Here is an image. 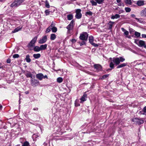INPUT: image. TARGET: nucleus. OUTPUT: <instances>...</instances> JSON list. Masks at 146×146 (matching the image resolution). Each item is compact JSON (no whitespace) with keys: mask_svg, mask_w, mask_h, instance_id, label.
<instances>
[{"mask_svg":"<svg viewBox=\"0 0 146 146\" xmlns=\"http://www.w3.org/2000/svg\"><path fill=\"white\" fill-rule=\"evenodd\" d=\"M125 58L123 56H120L118 58L113 57L112 58V61L110 64V67L112 69L114 68V64L115 63L116 65L119 64L120 62H123L125 60Z\"/></svg>","mask_w":146,"mask_h":146,"instance_id":"nucleus-1","label":"nucleus"},{"mask_svg":"<svg viewBox=\"0 0 146 146\" xmlns=\"http://www.w3.org/2000/svg\"><path fill=\"white\" fill-rule=\"evenodd\" d=\"M25 0H15L14 2L11 5L12 7H15L20 5Z\"/></svg>","mask_w":146,"mask_h":146,"instance_id":"nucleus-2","label":"nucleus"},{"mask_svg":"<svg viewBox=\"0 0 146 146\" xmlns=\"http://www.w3.org/2000/svg\"><path fill=\"white\" fill-rule=\"evenodd\" d=\"M88 34L87 32H84L80 34L79 39L82 40L87 41L88 40Z\"/></svg>","mask_w":146,"mask_h":146,"instance_id":"nucleus-3","label":"nucleus"},{"mask_svg":"<svg viewBox=\"0 0 146 146\" xmlns=\"http://www.w3.org/2000/svg\"><path fill=\"white\" fill-rule=\"evenodd\" d=\"M37 39V36H35V37L28 44V47L29 48L31 49V48H33L35 46V44L36 42Z\"/></svg>","mask_w":146,"mask_h":146,"instance_id":"nucleus-4","label":"nucleus"},{"mask_svg":"<svg viewBox=\"0 0 146 146\" xmlns=\"http://www.w3.org/2000/svg\"><path fill=\"white\" fill-rule=\"evenodd\" d=\"M131 121L134 122L136 125H138L142 124L144 123V120L140 118H135L132 119Z\"/></svg>","mask_w":146,"mask_h":146,"instance_id":"nucleus-5","label":"nucleus"},{"mask_svg":"<svg viewBox=\"0 0 146 146\" xmlns=\"http://www.w3.org/2000/svg\"><path fill=\"white\" fill-rule=\"evenodd\" d=\"M36 77L38 79L40 80H42L43 78H48V77L47 75H45V76H44L43 74L41 73L36 74Z\"/></svg>","mask_w":146,"mask_h":146,"instance_id":"nucleus-6","label":"nucleus"},{"mask_svg":"<svg viewBox=\"0 0 146 146\" xmlns=\"http://www.w3.org/2000/svg\"><path fill=\"white\" fill-rule=\"evenodd\" d=\"M31 83L33 86L35 87L39 84V82L38 80L33 79V78L31 80Z\"/></svg>","mask_w":146,"mask_h":146,"instance_id":"nucleus-7","label":"nucleus"},{"mask_svg":"<svg viewBox=\"0 0 146 146\" xmlns=\"http://www.w3.org/2000/svg\"><path fill=\"white\" fill-rule=\"evenodd\" d=\"M74 21L72 20L71 21L70 23L67 26L66 28L68 30V32H70V31L74 27Z\"/></svg>","mask_w":146,"mask_h":146,"instance_id":"nucleus-8","label":"nucleus"},{"mask_svg":"<svg viewBox=\"0 0 146 146\" xmlns=\"http://www.w3.org/2000/svg\"><path fill=\"white\" fill-rule=\"evenodd\" d=\"M89 42L94 47H98V45L97 44L93 42L94 37L92 36H90L89 37Z\"/></svg>","mask_w":146,"mask_h":146,"instance_id":"nucleus-9","label":"nucleus"},{"mask_svg":"<svg viewBox=\"0 0 146 146\" xmlns=\"http://www.w3.org/2000/svg\"><path fill=\"white\" fill-rule=\"evenodd\" d=\"M47 38L46 36H44L42 37L41 39H40L38 41V43L40 44L44 43L47 41Z\"/></svg>","mask_w":146,"mask_h":146,"instance_id":"nucleus-10","label":"nucleus"},{"mask_svg":"<svg viewBox=\"0 0 146 146\" xmlns=\"http://www.w3.org/2000/svg\"><path fill=\"white\" fill-rule=\"evenodd\" d=\"M94 66L95 69H96V71L98 72L102 70V67L99 64H95Z\"/></svg>","mask_w":146,"mask_h":146,"instance_id":"nucleus-11","label":"nucleus"},{"mask_svg":"<svg viewBox=\"0 0 146 146\" xmlns=\"http://www.w3.org/2000/svg\"><path fill=\"white\" fill-rule=\"evenodd\" d=\"M138 45L140 47H143L146 49V45H145V42L143 40H140L139 41Z\"/></svg>","mask_w":146,"mask_h":146,"instance_id":"nucleus-12","label":"nucleus"},{"mask_svg":"<svg viewBox=\"0 0 146 146\" xmlns=\"http://www.w3.org/2000/svg\"><path fill=\"white\" fill-rule=\"evenodd\" d=\"M25 75L27 78H31V79L33 78V75L30 72L27 71L26 72Z\"/></svg>","mask_w":146,"mask_h":146,"instance_id":"nucleus-13","label":"nucleus"},{"mask_svg":"<svg viewBox=\"0 0 146 146\" xmlns=\"http://www.w3.org/2000/svg\"><path fill=\"white\" fill-rule=\"evenodd\" d=\"M23 28L22 26H20L19 27H17L16 28H15L14 30L13 31H12V33H14L17 32H18V31L20 30L22 28Z\"/></svg>","mask_w":146,"mask_h":146,"instance_id":"nucleus-14","label":"nucleus"},{"mask_svg":"<svg viewBox=\"0 0 146 146\" xmlns=\"http://www.w3.org/2000/svg\"><path fill=\"white\" fill-rule=\"evenodd\" d=\"M141 17H146V8L142 10L140 13Z\"/></svg>","mask_w":146,"mask_h":146,"instance_id":"nucleus-15","label":"nucleus"},{"mask_svg":"<svg viewBox=\"0 0 146 146\" xmlns=\"http://www.w3.org/2000/svg\"><path fill=\"white\" fill-rule=\"evenodd\" d=\"M47 45L46 44L40 45V51L46 49L47 47Z\"/></svg>","mask_w":146,"mask_h":146,"instance_id":"nucleus-16","label":"nucleus"},{"mask_svg":"<svg viewBox=\"0 0 146 146\" xmlns=\"http://www.w3.org/2000/svg\"><path fill=\"white\" fill-rule=\"evenodd\" d=\"M33 48V50L35 52H38L40 51V47L38 46H34Z\"/></svg>","mask_w":146,"mask_h":146,"instance_id":"nucleus-17","label":"nucleus"},{"mask_svg":"<svg viewBox=\"0 0 146 146\" xmlns=\"http://www.w3.org/2000/svg\"><path fill=\"white\" fill-rule=\"evenodd\" d=\"M114 23V22L110 21L108 23V29L111 30V29L113 24Z\"/></svg>","mask_w":146,"mask_h":146,"instance_id":"nucleus-18","label":"nucleus"},{"mask_svg":"<svg viewBox=\"0 0 146 146\" xmlns=\"http://www.w3.org/2000/svg\"><path fill=\"white\" fill-rule=\"evenodd\" d=\"M79 102V101H75L74 104L75 106L77 107L80 106V103H83L84 101H80V102Z\"/></svg>","mask_w":146,"mask_h":146,"instance_id":"nucleus-19","label":"nucleus"},{"mask_svg":"<svg viewBox=\"0 0 146 146\" xmlns=\"http://www.w3.org/2000/svg\"><path fill=\"white\" fill-rule=\"evenodd\" d=\"M137 4L139 6H142L144 4V1H138L137 3Z\"/></svg>","mask_w":146,"mask_h":146,"instance_id":"nucleus-20","label":"nucleus"},{"mask_svg":"<svg viewBox=\"0 0 146 146\" xmlns=\"http://www.w3.org/2000/svg\"><path fill=\"white\" fill-rule=\"evenodd\" d=\"M86 92H85L83 95L82 96L80 99V100H86V98H87V95L86 94Z\"/></svg>","mask_w":146,"mask_h":146,"instance_id":"nucleus-21","label":"nucleus"},{"mask_svg":"<svg viewBox=\"0 0 146 146\" xmlns=\"http://www.w3.org/2000/svg\"><path fill=\"white\" fill-rule=\"evenodd\" d=\"M56 36L54 34H52L50 35V39L51 40H53L56 38Z\"/></svg>","mask_w":146,"mask_h":146,"instance_id":"nucleus-22","label":"nucleus"},{"mask_svg":"<svg viewBox=\"0 0 146 146\" xmlns=\"http://www.w3.org/2000/svg\"><path fill=\"white\" fill-rule=\"evenodd\" d=\"M127 65V63H123L119 65L117 67V68H122L126 66Z\"/></svg>","mask_w":146,"mask_h":146,"instance_id":"nucleus-23","label":"nucleus"},{"mask_svg":"<svg viewBox=\"0 0 146 146\" xmlns=\"http://www.w3.org/2000/svg\"><path fill=\"white\" fill-rule=\"evenodd\" d=\"M44 13H45L46 15L47 16L49 15V14H52V12L49 11V10L47 9L45 10Z\"/></svg>","mask_w":146,"mask_h":146,"instance_id":"nucleus-24","label":"nucleus"},{"mask_svg":"<svg viewBox=\"0 0 146 146\" xmlns=\"http://www.w3.org/2000/svg\"><path fill=\"white\" fill-rule=\"evenodd\" d=\"M109 75L108 74L104 75L102 76V77H100L99 78V79L102 80L108 78V77Z\"/></svg>","mask_w":146,"mask_h":146,"instance_id":"nucleus-25","label":"nucleus"},{"mask_svg":"<svg viewBox=\"0 0 146 146\" xmlns=\"http://www.w3.org/2000/svg\"><path fill=\"white\" fill-rule=\"evenodd\" d=\"M25 59L27 62H30L31 60L30 58V56L29 54H27L26 56Z\"/></svg>","mask_w":146,"mask_h":146,"instance_id":"nucleus-26","label":"nucleus"},{"mask_svg":"<svg viewBox=\"0 0 146 146\" xmlns=\"http://www.w3.org/2000/svg\"><path fill=\"white\" fill-rule=\"evenodd\" d=\"M33 55V57L35 59H38L41 56V55L40 54H34Z\"/></svg>","mask_w":146,"mask_h":146,"instance_id":"nucleus-27","label":"nucleus"},{"mask_svg":"<svg viewBox=\"0 0 146 146\" xmlns=\"http://www.w3.org/2000/svg\"><path fill=\"white\" fill-rule=\"evenodd\" d=\"M121 29L123 32L124 33V34L126 35H127L129 34V32L125 29L123 28H121Z\"/></svg>","mask_w":146,"mask_h":146,"instance_id":"nucleus-28","label":"nucleus"},{"mask_svg":"<svg viewBox=\"0 0 146 146\" xmlns=\"http://www.w3.org/2000/svg\"><path fill=\"white\" fill-rule=\"evenodd\" d=\"M120 17V15L117 14H116L114 15H113L112 16L111 18L112 19H117L119 18Z\"/></svg>","mask_w":146,"mask_h":146,"instance_id":"nucleus-29","label":"nucleus"},{"mask_svg":"<svg viewBox=\"0 0 146 146\" xmlns=\"http://www.w3.org/2000/svg\"><path fill=\"white\" fill-rule=\"evenodd\" d=\"M82 16V15L81 13H76L75 15V17L77 19H80Z\"/></svg>","mask_w":146,"mask_h":146,"instance_id":"nucleus-30","label":"nucleus"},{"mask_svg":"<svg viewBox=\"0 0 146 146\" xmlns=\"http://www.w3.org/2000/svg\"><path fill=\"white\" fill-rule=\"evenodd\" d=\"M92 13L91 11H88L86 12V13L85 15L86 16H88V15L91 16L92 15Z\"/></svg>","mask_w":146,"mask_h":146,"instance_id":"nucleus-31","label":"nucleus"},{"mask_svg":"<svg viewBox=\"0 0 146 146\" xmlns=\"http://www.w3.org/2000/svg\"><path fill=\"white\" fill-rule=\"evenodd\" d=\"M73 18V15L72 14H69L67 15V18L68 20H70Z\"/></svg>","mask_w":146,"mask_h":146,"instance_id":"nucleus-32","label":"nucleus"},{"mask_svg":"<svg viewBox=\"0 0 146 146\" xmlns=\"http://www.w3.org/2000/svg\"><path fill=\"white\" fill-rule=\"evenodd\" d=\"M22 146H30V145L28 141H26L23 143Z\"/></svg>","mask_w":146,"mask_h":146,"instance_id":"nucleus-33","label":"nucleus"},{"mask_svg":"<svg viewBox=\"0 0 146 146\" xmlns=\"http://www.w3.org/2000/svg\"><path fill=\"white\" fill-rule=\"evenodd\" d=\"M57 81L58 83H60L62 82L63 79L61 77H59L57 78Z\"/></svg>","mask_w":146,"mask_h":146,"instance_id":"nucleus-34","label":"nucleus"},{"mask_svg":"<svg viewBox=\"0 0 146 146\" xmlns=\"http://www.w3.org/2000/svg\"><path fill=\"white\" fill-rule=\"evenodd\" d=\"M56 24L54 22H52L51 23V24L49 26L52 29V28H54L55 27Z\"/></svg>","mask_w":146,"mask_h":146,"instance_id":"nucleus-35","label":"nucleus"},{"mask_svg":"<svg viewBox=\"0 0 146 146\" xmlns=\"http://www.w3.org/2000/svg\"><path fill=\"white\" fill-rule=\"evenodd\" d=\"M90 2L92 3V5H93V6H96V5H97V4L96 2L94 1L93 0H90Z\"/></svg>","mask_w":146,"mask_h":146,"instance_id":"nucleus-36","label":"nucleus"},{"mask_svg":"<svg viewBox=\"0 0 146 146\" xmlns=\"http://www.w3.org/2000/svg\"><path fill=\"white\" fill-rule=\"evenodd\" d=\"M135 35L138 38L140 36L141 34L139 32L136 31L135 33Z\"/></svg>","mask_w":146,"mask_h":146,"instance_id":"nucleus-37","label":"nucleus"},{"mask_svg":"<svg viewBox=\"0 0 146 146\" xmlns=\"http://www.w3.org/2000/svg\"><path fill=\"white\" fill-rule=\"evenodd\" d=\"M86 41L85 40H82V42H79V43L80 46H82L83 45H86Z\"/></svg>","mask_w":146,"mask_h":146,"instance_id":"nucleus-38","label":"nucleus"},{"mask_svg":"<svg viewBox=\"0 0 146 146\" xmlns=\"http://www.w3.org/2000/svg\"><path fill=\"white\" fill-rule=\"evenodd\" d=\"M45 7L47 8H49L50 7L49 3L47 0L45 1Z\"/></svg>","mask_w":146,"mask_h":146,"instance_id":"nucleus-39","label":"nucleus"},{"mask_svg":"<svg viewBox=\"0 0 146 146\" xmlns=\"http://www.w3.org/2000/svg\"><path fill=\"white\" fill-rule=\"evenodd\" d=\"M51 30V29L50 27H49L48 28H47L46 31H45V33H48Z\"/></svg>","mask_w":146,"mask_h":146,"instance_id":"nucleus-40","label":"nucleus"},{"mask_svg":"<svg viewBox=\"0 0 146 146\" xmlns=\"http://www.w3.org/2000/svg\"><path fill=\"white\" fill-rule=\"evenodd\" d=\"M52 32L53 33H56L57 31V28L56 27L51 29Z\"/></svg>","mask_w":146,"mask_h":146,"instance_id":"nucleus-41","label":"nucleus"},{"mask_svg":"<svg viewBox=\"0 0 146 146\" xmlns=\"http://www.w3.org/2000/svg\"><path fill=\"white\" fill-rule=\"evenodd\" d=\"M99 4H102L104 0H95Z\"/></svg>","mask_w":146,"mask_h":146,"instance_id":"nucleus-42","label":"nucleus"},{"mask_svg":"<svg viewBox=\"0 0 146 146\" xmlns=\"http://www.w3.org/2000/svg\"><path fill=\"white\" fill-rule=\"evenodd\" d=\"M125 10L126 12H129L131 11V9L130 8L127 7L125 8Z\"/></svg>","mask_w":146,"mask_h":146,"instance_id":"nucleus-43","label":"nucleus"},{"mask_svg":"<svg viewBox=\"0 0 146 146\" xmlns=\"http://www.w3.org/2000/svg\"><path fill=\"white\" fill-rule=\"evenodd\" d=\"M125 3L129 4H131V0H126L125 1Z\"/></svg>","mask_w":146,"mask_h":146,"instance_id":"nucleus-44","label":"nucleus"},{"mask_svg":"<svg viewBox=\"0 0 146 146\" xmlns=\"http://www.w3.org/2000/svg\"><path fill=\"white\" fill-rule=\"evenodd\" d=\"M19 57V55L18 54H15L13 55V57L14 58H18Z\"/></svg>","mask_w":146,"mask_h":146,"instance_id":"nucleus-45","label":"nucleus"},{"mask_svg":"<svg viewBox=\"0 0 146 146\" xmlns=\"http://www.w3.org/2000/svg\"><path fill=\"white\" fill-rule=\"evenodd\" d=\"M81 10L80 9H78L76 10V13H81Z\"/></svg>","mask_w":146,"mask_h":146,"instance_id":"nucleus-46","label":"nucleus"},{"mask_svg":"<svg viewBox=\"0 0 146 146\" xmlns=\"http://www.w3.org/2000/svg\"><path fill=\"white\" fill-rule=\"evenodd\" d=\"M70 41L73 44L75 43L76 42V40L75 39H72L70 40Z\"/></svg>","mask_w":146,"mask_h":146,"instance_id":"nucleus-47","label":"nucleus"},{"mask_svg":"<svg viewBox=\"0 0 146 146\" xmlns=\"http://www.w3.org/2000/svg\"><path fill=\"white\" fill-rule=\"evenodd\" d=\"M139 113L140 114L144 115V114H145V113L144 112V111L143 110H142L139 111Z\"/></svg>","mask_w":146,"mask_h":146,"instance_id":"nucleus-48","label":"nucleus"},{"mask_svg":"<svg viewBox=\"0 0 146 146\" xmlns=\"http://www.w3.org/2000/svg\"><path fill=\"white\" fill-rule=\"evenodd\" d=\"M124 12V11L123 10H120L119 11L118 13L120 14L121 13H123Z\"/></svg>","mask_w":146,"mask_h":146,"instance_id":"nucleus-49","label":"nucleus"},{"mask_svg":"<svg viewBox=\"0 0 146 146\" xmlns=\"http://www.w3.org/2000/svg\"><path fill=\"white\" fill-rule=\"evenodd\" d=\"M11 60L10 58H8L7 60V62L8 63H11Z\"/></svg>","mask_w":146,"mask_h":146,"instance_id":"nucleus-50","label":"nucleus"},{"mask_svg":"<svg viewBox=\"0 0 146 146\" xmlns=\"http://www.w3.org/2000/svg\"><path fill=\"white\" fill-rule=\"evenodd\" d=\"M142 37L143 38H146V35L142 34L141 35Z\"/></svg>","mask_w":146,"mask_h":146,"instance_id":"nucleus-51","label":"nucleus"},{"mask_svg":"<svg viewBox=\"0 0 146 146\" xmlns=\"http://www.w3.org/2000/svg\"><path fill=\"white\" fill-rule=\"evenodd\" d=\"M144 112L146 113V106L145 107L143 110Z\"/></svg>","mask_w":146,"mask_h":146,"instance_id":"nucleus-52","label":"nucleus"},{"mask_svg":"<svg viewBox=\"0 0 146 146\" xmlns=\"http://www.w3.org/2000/svg\"><path fill=\"white\" fill-rule=\"evenodd\" d=\"M4 67L2 65V64L1 63H0V69Z\"/></svg>","mask_w":146,"mask_h":146,"instance_id":"nucleus-53","label":"nucleus"},{"mask_svg":"<svg viewBox=\"0 0 146 146\" xmlns=\"http://www.w3.org/2000/svg\"><path fill=\"white\" fill-rule=\"evenodd\" d=\"M131 17H132L133 18L135 17L136 16L134 14H131Z\"/></svg>","mask_w":146,"mask_h":146,"instance_id":"nucleus-54","label":"nucleus"},{"mask_svg":"<svg viewBox=\"0 0 146 146\" xmlns=\"http://www.w3.org/2000/svg\"><path fill=\"white\" fill-rule=\"evenodd\" d=\"M38 110V108H34L33 109V110H36L37 111Z\"/></svg>","mask_w":146,"mask_h":146,"instance_id":"nucleus-55","label":"nucleus"},{"mask_svg":"<svg viewBox=\"0 0 146 146\" xmlns=\"http://www.w3.org/2000/svg\"><path fill=\"white\" fill-rule=\"evenodd\" d=\"M25 93L26 94H29V92L28 91H25Z\"/></svg>","mask_w":146,"mask_h":146,"instance_id":"nucleus-56","label":"nucleus"},{"mask_svg":"<svg viewBox=\"0 0 146 146\" xmlns=\"http://www.w3.org/2000/svg\"><path fill=\"white\" fill-rule=\"evenodd\" d=\"M3 108L1 104H0V110H1Z\"/></svg>","mask_w":146,"mask_h":146,"instance_id":"nucleus-57","label":"nucleus"},{"mask_svg":"<svg viewBox=\"0 0 146 146\" xmlns=\"http://www.w3.org/2000/svg\"><path fill=\"white\" fill-rule=\"evenodd\" d=\"M116 1H117V3H119L121 1V0H116Z\"/></svg>","mask_w":146,"mask_h":146,"instance_id":"nucleus-58","label":"nucleus"},{"mask_svg":"<svg viewBox=\"0 0 146 146\" xmlns=\"http://www.w3.org/2000/svg\"><path fill=\"white\" fill-rule=\"evenodd\" d=\"M135 19L137 20L138 21H139V19L137 18H135Z\"/></svg>","mask_w":146,"mask_h":146,"instance_id":"nucleus-59","label":"nucleus"},{"mask_svg":"<svg viewBox=\"0 0 146 146\" xmlns=\"http://www.w3.org/2000/svg\"><path fill=\"white\" fill-rule=\"evenodd\" d=\"M47 143H45V142L44 143H43V145H45V146L46 145H47Z\"/></svg>","mask_w":146,"mask_h":146,"instance_id":"nucleus-60","label":"nucleus"},{"mask_svg":"<svg viewBox=\"0 0 146 146\" xmlns=\"http://www.w3.org/2000/svg\"><path fill=\"white\" fill-rule=\"evenodd\" d=\"M16 146H21L19 145H17Z\"/></svg>","mask_w":146,"mask_h":146,"instance_id":"nucleus-61","label":"nucleus"},{"mask_svg":"<svg viewBox=\"0 0 146 146\" xmlns=\"http://www.w3.org/2000/svg\"><path fill=\"white\" fill-rule=\"evenodd\" d=\"M19 101V104H20V101Z\"/></svg>","mask_w":146,"mask_h":146,"instance_id":"nucleus-62","label":"nucleus"}]
</instances>
